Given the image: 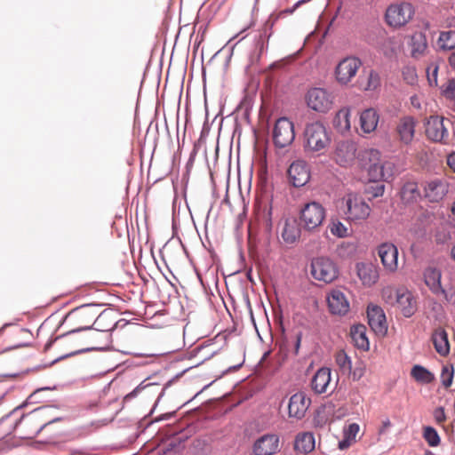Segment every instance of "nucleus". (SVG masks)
<instances>
[{
    "mask_svg": "<svg viewBox=\"0 0 455 455\" xmlns=\"http://www.w3.org/2000/svg\"><path fill=\"white\" fill-rule=\"evenodd\" d=\"M99 336L97 332H88L83 334L77 330H71L63 335L57 336L53 339L49 340L44 345V351L50 349L53 343L58 344L60 347H67L66 355H76L80 352L98 349L95 339Z\"/></svg>",
    "mask_w": 455,
    "mask_h": 455,
    "instance_id": "nucleus-1",
    "label": "nucleus"
},
{
    "mask_svg": "<svg viewBox=\"0 0 455 455\" xmlns=\"http://www.w3.org/2000/svg\"><path fill=\"white\" fill-rule=\"evenodd\" d=\"M360 165L368 172L370 181L388 180L392 178L391 164L381 159V153L374 148L366 149L359 156Z\"/></svg>",
    "mask_w": 455,
    "mask_h": 455,
    "instance_id": "nucleus-2",
    "label": "nucleus"
},
{
    "mask_svg": "<svg viewBox=\"0 0 455 455\" xmlns=\"http://www.w3.org/2000/svg\"><path fill=\"white\" fill-rule=\"evenodd\" d=\"M382 299L386 303L396 306L404 317H411L418 308L417 299L414 294L405 287L394 289L385 287L381 291Z\"/></svg>",
    "mask_w": 455,
    "mask_h": 455,
    "instance_id": "nucleus-3",
    "label": "nucleus"
},
{
    "mask_svg": "<svg viewBox=\"0 0 455 455\" xmlns=\"http://www.w3.org/2000/svg\"><path fill=\"white\" fill-rule=\"evenodd\" d=\"M331 144V135L326 127L320 122L306 126L304 131V148L310 153L323 154Z\"/></svg>",
    "mask_w": 455,
    "mask_h": 455,
    "instance_id": "nucleus-4",
    "label": "nucleus"
},
{
    "mask_svg": "<svg viewBox=\"0 0 455 455\" xmlns=\"http://www.w3.org/2000/svg\"><path fill=\"white\" fill-rule=\"evenodd\" d=\"M325 219L326 209L316 201L306 203L299 213L301 228L310 234L319 232Z\"/></svg>",
    "mask_w": 455,
    "mask_h": 455,
    "instance_id": "nucleus-5",
    "label": "nucleus"
},
{
    "mask_svg": "<svg viewBox=\"0 0 455 455\" xmlns=\"http://www.w3.org/2000/svg\"><path fill=\"white\" fill-rule=\"evenodd\" d=\"M344 219L348 222L361 223L366 220L371 212L369 203L359 194L348 193L343 199Z\"/></svg>",
    "mask_w": 455,
    "mask_h": 455,
    "instance_id": "nucleus-6",
    "label": "nucleus"
},
{
    "mask_svg": "<svg viewBox=\"0 0 455 455\" xmlns=\"http://www.w3.org/2000/svg\"><path fill=\"white\" fill-rule=\"evenodd\" d=\"M54 420L44 422L42 417V411L36 409L27 415H24L15 425V430L21 438H34L42 429Z\"/></svg>",
    "mask_w": 455,
    "mask_h": 455,
    "instance_id": "nucleus-7",
    "label": "nucleus"
},
{
    "mask_svg": "<svg viewBox=\"0 0 455 455\" xmlns=\"http://www.w3.org/2000/svg\"><path fill=\"white\" fill-rule=\"evenodd\" d=\"M414 15L411 4L402 2L390 4L385 14L386 21L390 27L400 28L406 25Z\"/></svg>",
    "mask_w": 455,
    "mask_h": 455,
    "instance_id": "nucleus-8",
    "label": "nucleus"
},
{
    "mask_svg": "<svg viewBox=\"0 0 455 455\" xmlns=\"http://www.w3.org/2000/svg\"><path fill=\"white\" fill-rule=\"evenodd\" d=\"M311 274L315 279L330 283L338 278L339 269L331 259L318 257L311 262Z\"/></svg>",
    "mask_w": 455,
    "mask_h": 455,
    "instance_id": "nucleus-9",
    "label": "nucleus"
},
{
    "mask_svg": "<svg viewBox=\"0 0 455 455\" xmlns=\"http://www.w3.org/2000/svg\"><path fill=\"white\" fill-rule=\"evenodd\" d=\"M272 136L275 147L283 148L290 146L295 139L293 123L287 117L278 118L275 123Z\"/></svg>",
    "mask_w": 455,
    "mask_h": 455,
    "instance_id": "nucleus-10",
    "label": "nucleus"
},
{
    "mask_svg": "<svg viewBox=\"0 0 455 455\" xmlns=\"http://www.w3.org/2000/svg\"><path fill=\"white\" fill-rule=\"evenodd\" d=\"M357 155V146L353 140H341L339 141L332 152V160L341 167L351 166L356 158L359 159Z\"/></svg>",
    "mask_w": 455,
    "mask_h": 455,
    "instance_id": "nucleus-11",
    "label": "nucleus"
},
{
    "mask_svg": "<svg viewBox=\"0 0 455 455\" xmlns=\"http://www.w3.org/2000/svg\"><path fill=\"white\" fill-rule=\"evenodd\" d=\"M306 100L311 109L320 113H326L331 109L334 97L325 89L312 88L307 92Z\"/></svg>",
    "mask_w": 455,
    "mask_h": 455,
    "instance_id": "nucleus-12",
    "label": "nucleus"
},
{
    "mask_svg": "<svg viewBox=\"0 0 455 455\" xmlns=\"http://www.w3.org/2000/svg\"><path fill=\"white\" fill-rule=\"evenodd\" d=\"M95 316V310L89 305H84L71 310L66 318L76 325L74 330L83 332L91 331Z\"/></svg>",
    "mask_w": 455,
    "mask_h": 455,
    "instance_id": "nucleus-13",
    "label": "nucleus"
},
{
    "mask_svg": "<svg viewBox=\"0 0 455 455\" xmlns=\"http://www.w3.org/2000/svg\"><path fill=\"white\" fill-rule=\"evenodd\" d=\"M450 124V120L438 116H432L427 123L426 134L429 140L435 142L448 144L450 142V134L445 124Z\"/></svg>",
    "mask_w": 455,
    "mask_h": 455,
    "instance_id": "nucleus-14",
    "label": "nucleus"
},
{
    "mask_svg": "<svg viewBox=\"0 0 455 455\" xmlns=\"http://www.w3.org/2000/svg\"><path fill=\"white\" fill-rule=\"evenodd\" d=\"M362 62L358 58L348 57L343 59L338 64L335 75L339 83L347 84L356 75Z\"/></svg>",
    "mask_w": 455,
    "mask_h": 455,
    "instance_id": "nucleus-15",
    "label": "nucleus"
},
{
    "mask_svg": "<svg viewBox=\"0 0 455 455\" xmlns=\"http://www.w3.org/2000/svg\"><path fill=\"white\" fill-rule=\"evenodd\" d=\"M378 255L381 264L387 273L398 270V249L391 243H383L378 247Z\"/></svg>",
    "mask_w": 455,
    "mask_h": 455,
    "instance_id": "nucleus-16",
    "label": "nucleus"
},
{
    "mask_svg": "<svg viewBox=\"0 0 455 455\" xmlns=\"http://www.w3.org/2000/svg\"><path fill=\"white\" fill-rule=\"evenodd\" d=\"M424 197L431 203L442 201L448 193L449 185L442 179H434L422 184Z\"/></svg>",
    "mask_w": 455,
    "mask_h": 455,
    "instance_id": "nucleus-17",
    "label": "nucleus"
},
{
    "mask_svg": "<svg viewBox=\"0 0 455 455\" xmlns=\"http://www.w3.org/2000/svg\"><path fill=\"white\" fill-rule=\"evenodd\" d=\"M368 323L371 330L380 336L387 331V323L383 309L377 305H369L367 307Z\"/></svg>",
    "mask_w": 455,
    "mask_h": 455,
    "instance_id": "nucleus-18",
    "label": "nucleus"
},
{
    "mask_svg": "<svg viewBox=\"0 0 455 455\" xmlns=\"http://www.w3.org/2000/svg\"><path fill=\"white\" fill-rule=\"evenodd\" d=\"M311 400L304 392H298L292 395L288 403V414L290 418L301 419L310 406Z\"/></svg>",
    "mask_w": 455,
    "mask_h": 455,
    "instance_id": "nucleus-19",
    "label": "nucleus"
},
{
    "mask_svg": "<svg viewBox=\"0 0 455 455\" xmlns=\"http://www.w3.org/2000/svg\"><path fill=\"white\" fill-rule=\"evenodd\" d=\"M327 304L332 315H344L349 311V301L339 289H332L327 295Z\"/></svg>",
    "mask_w": 455,
    "mask_h": 455,
    "instance_id": "nucleus-20",
    "label": "nucleus"
},
{
    "mask_svg": "<svg viewBox=\"0 0 455 455\" xmlns=\"http://www.w3.org/2000/svg\"><path fill=\"white\" fill-rule=\"evenodd\" d=\"M280 449V438L275 434H267L256 440L253 444L255 455H273Z\"/></svg>",
    "mask_w": 455,
    "mask_h": 455,
    "instance_id": "nucleus-21",
    "label": "nucleus"
},
{
    "mask_svg": "<svg viewBox=\"0 0 455 455\" xmlns=\"http://www.w3.org/2000/svg\"><path fill=\"white\" fill-rule=\"evenodd\" d=\"M355 270L363 285L366 287H371L379 281V267L371 262H358Z\"/></svg>",
    "mask_w": 455,
    "mask_h": 455,
    "instance_id": "nucleus-22",
    "label": "nucleus"
},
{
    "mask_svg": "<svg viewBox=\"0 0 455 455\" xmlns=\"http://www.w3.org/2000/svg\"><path fill=\"white\" fill-rule=\"evenodd\" d=\"M415 127L416 121L412 116L402 117L395 127L399 141L404 145L411 144L415 135Z\"/></svg>",
    "mask_w": 455,
    "mask_h": 455,
    "instance_id": "nucleus-23",
    "label": "nucleus"
},
{
    "mask_svg": "<svg viewBox=\"0 0 455 455\" xmlns=\"http://www.w3.org/2000/svg\"><path fill=\"white\" fill-rule=\"evenodd\" d=\"M288 176L294 187H303L310 178L307 164L303 161L293 162L288 169Z\"/></svg>",
    "mask_w": 455,
    "mask_h": 455,
    "instance_id": "nucleus-24",
    "label": "nucleus"
},
{
    "mask_svg": "<svg viewBox=\"0 0 455 455\" xmlns=\"http://www.w3.org/2000/svg\"><path fill=\"white\" fill-rule=\"evenodd\" d=\"M116 321L110 312L103 311L97 316H95L92 327L90 332H97L99 336L95 339L97 346L99 345L100 338L107 332L112 331L116 327Z\"/></svg>",
    "mask_w": 455,
    "mask_h": 455,
    "instance_id": "nucleus-25",
    "label": "nucleus"
},
{
    "mask_svg": "<svg viewBox=\"0 0 455 455\" xmlns=\"http://www.w3.org/2000/svg\"><path fill=\"white\" fill-rule=\"evenodd\" d=\"M331 370L323 367L319 369L311 380V387L315 394H324L330 389H333L331 386Z\"/></svg>",
    "mask_w": 455,
    "mask_h": 455,
    "instance_id": "nucleus-26",
    "label": "nucleus"
},
{
    "mask_svg": "<svg viewBox=\"0 0 455 455\" xmlns=\"http://www.w3.org/2000/svg\"><path fill=\"white\" fill-rule=\"evenodd\" d=\"M301 226L294 219H286L281 230V236L287 244L295 243L300 237Z\"/></svg>",
    "mask_w": 455,
    "mask_h": 455,
    "instance_id": "nucleus-27",
    "label": "nucleus"
},
{
    "mask_svg": "<svg viewBox=\"0 0 455 455\" xmlns=\"http://www.w3.org/2000/svg\"><path fill=\"white\" fill-rule=\"evenodd\" d=\"M441 271L435 267H427L424 271V280L427 286L435 295H445L441 284Z\"/></svg>",
    "mask_w": 455,
    "mask_h": 455,
    "instance_id": "nucleus-28",
    "label": "nucleus"
},
{
    "mask_svg": "<svg viewBox=\"0 0 455 455\" xmlns=\"http://www.w3.org/2000/svg\"><path fill=\"white\" fill-rule=\"evenodd\" d=\"M379 116L374 108H367L360 115V127L364 133L374 132L378 126Z\"/></svg>",
    "mask_w": 455,
    "mask_h": 455,
    "instance_id": "nucleus-29",
    "label": "nucleus"
},
{
    "mask_svg": "<svg viewBox=\"0 0 455 455\" xmlns=\"http://www.w3.org/2000/svg\"><path fill=\"white\" fill-rule=\"evenodd\" d=\"M432 341L436 352L441 355H447L450 352L448 334L443 328L435 330L432 334Z\"/></svg>",
    "mask_w": 455,
    "mask_h": 455,
    "instance_id": "nucleus-30",
    "label": "nucleus"
},
{
    "mask_svg": "<svg viewBox=\"0 0 455 455\" xmlns=\"http://www.w3.org/2000/svg\"><path fill=\"white\" fill-rule=\"evenodd\" d=\"M350 337L354 345L362 350L369 349V340L366 336V327L363 324L353 325L350 329Z\"/></svg>",
    "mask_w": 455,
    "mask_h": 455,
    "instance_id": "nucleus-31",
    "label": "nucleus"
},
{
    "mask_svg": "<svg viewBox=\"0 0 455 455\" xmlns=\"http://www.w3.org/2000/svg\"><path fill=\"white\" fill-rule=\"evenodd\" d=\"M294 449L300 453H309L315 449V436L310 432H303L297 435L294 442Z\"/></svg>",
    "mask_w": 455,
    "mask_h": 455,
    "instance_id": "nucleus-32",
    "label": "nucleus"
},
{
    "mask_svg": "<svg viewBox=\"0 0 455 455\" xmlns=\"http://www.w3.org/2000/svg\"><path fill=\"white\" fill-rule=\"evenodd\" d=\"M333 125L339 132H348L351 128L350 109L347 108L339 109L333 119Z\"/></svg>",
    "mask_w": 455,
    "mask_h": 455,
    "instance_id": "nucleus-33",
    "label": "nucleus"
},
{
    "mask_svg": "<svg viewBox=\"0 0 455 455\" xmlns=\"http://www.w3.org/2000/svg\"><path fill=\"white\" fill-rule=\"evenodd\" d=\"M411 55L417 58L424 53L427 48L426 36L422 32H415L411 38Z\"/></svg>",
    "mask_w": 455,
    "mask_h": 455,
    "instance_id": "nucleus-34",
    "label": "nucleus"
},
{
    "mask_svg": "<svg viewBox=\"0 0 455 455\" xmlns=\"http://www.w3.org/2000/svg\"><path fill=\"white\" fill-rule=\"evenodd\" d=\"M420 196V192L416 182H406L401 190V198L409 204L416 201Z\"/></svg>",
    "mask_w": 455,
    "mask_h": 455,
    "instance_id": "nucleus-35",
    "label": "nucleus"
},
{
    "mask_svg": "<svg viewBox=\"0 0 455 455\" xmlns=\"http://www.w3.org/2000/svg\"><path fill=\"white\" fill-rule=\"evenodd\" d=\"M411 375L416 381L423 384H429L435 380V375L421 365H414Z\"/></svg>",
    "mask_w": 455,
    "mask_h": 455,
    "instance_id": "nucleus-36",
    "label": "nucleus"
},
{
    "mask_svg": "<svg viewBox=\"0 0 455 455\" xmlns=\"http://www.w3.org/2000/svg\"><path fill=\"white\" fill-rule=\"evenodd\" d=\"M360 427L356 423H352L344 428V439L339 442V447L343 450L349 447L355 441L359 432Z\"/></svg>",
    "mask_w": 455,
    "mask_h": 455,
    "instance_id": "nucleus-37",
    "label": "nucleus"
},
{
    "mask_svg": "<svg viewBox=\"0 0 455 455\" xmlns=\"http://www.w3.org/2000/svg\"><path fill=\"white\" fill-rule=\"evenodd\" d=\"M438 45L443 50L455 49V30L441 32L438 38Z\"/></svg>",
    "mask_w": 455,
    "mask_h": 455,
    "instance_id": "nucleus-38",
    "label": "nucleus"
},
{
    "mask_svg": "<svg viewBox=\"0 0 455 455\" xmlns=\"http://www.w3.org/2000/svg\"><path fill=\"white\" fill-rule=\"evenodd\" d=\"M360 86L364 91H375L380 86V77L379 74L371 70L366 77V81H362Z\"/></svg>",
    "mask_w": 455,
    "mask_h": 455,
    "instance_id": "nucleus-39",
    "label": "nucleus"
},
{
    "mask_svg": "<svg viewBox=\"0 0 455 455\" xmlns=\"http://www.w3.org/2000/svg\"><path fill=\"white\" fill-rule=\"evenodd\" d=\"M335 361L339 370L343 373H350L351 371V361L347 355L343 350H339L336 353Z\"/></svg>",
    "mask_w": 455,
    "mask_h": 455,
    "instance_id": "nucleus-40",
    "label": "nucleus"
},
{
    "mask_svg": "<svg viewBox=\"0 0 455 455\" xmlns=\"http://www.w3.org/2000/svg\"><path fill=\"white\" fill-rule=\"evenodd\" d=\"M423 438L431 447H436L441 443L437 431L432 427H423Z\"/></svg>",
    "mask_w": 455,
    "mask_h": 455,
    "instance_id": "nucleus-41",
    "label": "nucleus"
},
{
    "mask_svg": "<svg viewBox=\"0 0 455 455\" xmlns=\"http://www.w3.org/2000/svg\"><path fill=\"white\" fill-rule=\"evenodd\" d=\"M454 375V369L452 365H443L441 372V381L445 388H448L452 384Z\"/></svg>",
    "mask_w": 455,
    "mask_h": 455,
    "instance_id": "nucleus-42",
    "label": "nucleus"
},
{
    "mask_svg": "<svg viewBox=\"0 0 455 455\" xmlns=\"http://www.w3.org/2000/svg\"><path fill=\"white\" fill-rule=\"evenodd\" d=\"M330 231L338 237H346L347 235V228L340 221L332 222L330 225Z\"/></svg>",
    "mask_w": 455,
    "mask_h": 455,
    "instance_id": "nucleus-43",
    "label": "nucleus"
},
{
    "mask_svg": "<svg viewBox=\"0 0 455 455\" xmlns=\"http://www.w3.org/2000/svg\"><path fill=\"white\" fill-rule=\"evenodd\" d=\"M443 93L447 99H455V79H451L447 82Z\"/></svg>",
    "mask_w": 455,
    "mask_h": 455,
    "instance_id": "nucleus-44",
    "label": "nucleus"
},
{
    "mask_svg": "<svg viewBox=\"0 0 455 455\" xmlns=\"http://www.w3.org/2000/svg\"><path fill=\"white\" fill-rule=\"evenodd\" d=\"M26 346H27L26 343H23L20 341H17L12 345H0V355L9 352L11 350L16 349V348L24 347Z\"/></svg>",
    "mask_w": 455,
    "mask_h": 455,
    "instance_id": "nucleus-45",
    "label": "nucleus"
},
{
    "mask_svg": "<svg viewBox=\"0 0 455 455\" xmlns=\"http://www.w3.org/2000/svg\"><path fill=\"white\" fill-rule=\"evenodd\" d=\"M403 78L409 83L413 84L417 80V75L414 69L407 68L403 71Z\"/></svg>",
    "mask_w": 455,
    "mask_h": 455,
    "instance_id": "nucleus-46",
    "label": "nucleus"
},
{
    "mask_svg": "<svg viewBox=\"0 0 455 455\" xmlns=\"http://www.w3.org/2000/svg\"><path fill=\"white\" fill-rule=\"evenodd\" d=\"M434 418L437 424H443L446 420V415L443 407H438L434 411Z\"/></svg>",
    "mask_w": 455,
    "mask_h": 455,
    "instance_id": "nucleus-47",
    "label": "nucleus"
},
{
    "mask_svg": "<svg viewBox=\"0 0 455 455\" xmlns=\"http://www.w3.org/2000/svg\"><path fill=\"white\" fill-rule=\"evenodd\" d=\"M149 386H151V384H149ZM147 387H148V385L147 386H142V385H140L138 386L134 390H132L131 393H129L128 395H125L124 397V400L125 401H128V400H131L132 399L133 397H135L140 392H141L142 390H144Z\"/></svg>",
    "mask_w": 455,
    "mask_h": 455,
    "instance_id": "nucleus-48",
    "label": "nucleus"
},
{
    "mask_svg": "<svg viewBox=\"0 0 455 455\" xmlns=\"http://www.w3.org/2000/svg\"><path fill=\"white\" fill-rule=\"evenodd\" d=\"M391 425L392 424L389 419L387 418L384 420H382L381 426L379 429V435H383L386 432V430L391 427Z\"/></svg>",
    "mask_w": 455,
    "mask_h": 455,
    "instance_id": "nucleus-49",
    "label": "nucleus"
},
{
    "mask_svg": "<svg viewBox=\"0 0 455 455\" xmlns=\"http://www.w3.org/2000/svg\"><path fill=\"white\" fill-rule=\"evenodd\" d=\"M447 164L455 172V152L447 156Z\"/></svg>",
    "mask_w": 455,
    "mask_h": 455,
    "instance_id": "nucleus-50",
    "label": "nucleus"
},
{
    "mask_svg": "<svg viewBox=\"0 0 455 455\" xmlns=\"http://www.w3.org/2000/svg\"><path fill=\"white\" fill-rule=\"evenodd\" d=\"M448 62L451 68H455V51L450 54L448 58Z\"/></svg>",
    "mask_w": 455,
    "mask_h": 455,
    "instance_id": "nucleus-51",
    "label": "nucleus"
},
{
    "mask_svg": "<svg viewBox=\"0 0 455 455\" xmlns=\"http://www.w3.org/2000/svg\"><path fill=\"white\" fill-rule=\"evenodd\" d=\"M437 69H438L437 67H434V69H433V79H434L435 84H436Z\"/></svg>",
    "mask_w": 455,
    "mask_h": 455,
    "instance_id": "nucleus-52",
    "label": "nucleus"
},
{
    "mask_svg": "<svg viewBox=\"0 0 455 455\" xmlns=\"http://www.w3.org/2000/svg\"><path fill=\"white\" fill-rule=\"evenodd\" d=\"M451 258L455 261V245L451 250Z\"/></svg>",
    "mask_w": 455,
    "mask_h": 455,
    "instance_id": "nucleus-53",
    "label": "nucleus"
},
{
    "mask_svg": "<svg viewBox=\"0 0 455 455\" xmlns=\"http://www.w3.org/2000/svg\"><path fill=\"white\" fill-rule=\"evenodd\" d=\"M18 331L20 334H28V331L25 329H19Z\"/></svg>",
    "mask_w": 455,
    "mask_h": 455,
    "instance_id": "nucleus-54",
    "label": "nucleus"
},
{
    "mask_svg": "<svg viewBox=\"0 0 455 455\" xmlns=\"http://www.w3.org/2000/svg\"><path fill=\"white\" fill-rule=\"evenodd\" d=\"M429 70H430V68H427V76H428L429 83L432 84V78L429 76Z\"/></svg>",
    "mask_w": 455,
    "mask_h": 455,
    "instance_id": "nucleus-55",
    "label": "nucleus"
},
{
    "mask_svg": "<svg viewBox=\"0 0 455 455\" xmlns=\"http://www.w3.org/2000/svg\"><path fill=\"white\" fill-rule=\"evenodd\" d=\"M451 212L455 215V200L454 203L452 204Z\"/></svg>",
    "mask_w": 455,
    "mask_h": 455,
    "instance_id": "nucleus-56",
    "label": "nucleus"
},
{
    "mask_svg": "<svg viewBox=\"0 0 455 455\" xmlns=\"http://www.w3.org/2000/svg\"><path fill=\"white\" fill-rule=\"evenodd\" d=\"M299 343H300V337L299 336V337L297 338V349H298V348H299Z\"/></svg>",
    "mask_w": 455,
    "mask_h": 455,
    "instance_id": "nucleus-57",
    "label": "nucleus"
},
{
    "mask_svg": "<svg viewBox=\"0 0 455 455\" xmlns=\"http://www.w3.org/2000/svg\"><path fill=\"white\" fill-rule=\"evenodd\" d=\"M425 455H433V453H432L430 451H427L425 452Z\"/></svg>",
    "mask_w": 455,
    "mask_h": 455,
    "instance_id": "nucleus-58",
    "label": "nucleus"
},
{
    "mask_svg": "<svg viewBox=\"0 0 455 455\" xmlns=\"http://www.w3.org/2000/svg\"><path fill=\"white\" fill-rule=\"evenodd\" d=\"M303 1H299L296 4V6L299 5Z\"/></svg>",
    "mask_w": 455,
    "mask_h": 455,
    "instance_id": "nucleus-59",
    "label": "nucleus"
}]
</instances>
